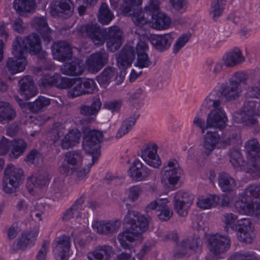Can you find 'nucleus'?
<instances>
[{"label":"nucleus","mask_w":260,"mask_h":260,"mask_svg":"<svg viewBox=\"0 0 260 260\" xmlns=\"http://www.w3.org/2000/svg\"><path fill=\"white\" fill-rule=\"evenodd\" d=\"M149 218L135 211H128L124 217V221L130 226L127 231L119 234L117 239L121 246L129 252H123L116 256L117 260H135L133 253L135 250L126 243L132 242L143 233L145 232L149 226Z\"/></svg>","instance_id":"f257e3e1"},{"label":"nucleus","mask_w":260,"mask_h":260,"mask_svg":"<svg viewBox=\"0 0 260 260\" xmlns=\"http://www.w3.org/2000/svg\"><path fill=\"white\" fill-rule=\"evenodd\" d=\"M40 86L46 89L54 87L60 89H69L68 95L72 98L98 91L95 82H41Z\"/></svg>","instance_id":"f03ea898"},{"label":"nucleus","mask_w":260,"mask_h":260,"mask_svg":"<svg viewBox=\"0 0 260 260\" xmlns=\"http://www.w3.org/2000/svg\"><path fill=\"white\" fill-rule=\"evenodd\" d=\"M220 101L206 99L205 106L208 109L213 108L207 118L206 128H215L219 129L225 127L228 118L224 111L220 107Z\"/></svg>","instance_id":"7ed1b4c3"},{"label":"nucleus","mask_w":260,"mask_h":260,"mask_svg":"<svg viewBox=\"0 0 260 260\" xmlns=\"http://www.w3.org/2000/svg\"><path fill=\"white\" fill-rule=\"evenodd\" d=\"M124 2L123 12L126 16L132 15V20L138 27L136 33L142 36L146 35L147 31L145 28H142L148 22V19L145 16V12L142 9L137 8L134 10L133 13H132L134 7L141 5L142 0H124Z\"/></svg>","instance_id":"20e7f679"},{"label":"nucleus","mask_w":260,"mask_h":260,"mask_svg":"<svg viewBox=\"0 0 260 260\" xmlns=\"http://www.w3.org/2000/svg\"><path fill=\"white\" fill-rule=\"evenodd\" d=\"M237 134H234L225 139H221L219 135L216 132L208 131L203 136V141L202 146V153L204 156H208L211 154L213 151L216 148V145L220 142L224 146L234 144L238 138Z\"/></svg>","instance_id":"39448f33"},{"label":"nucleus","mask_w":260,"mask_h":260,"mask_svg":"<svg viewBox=\"0 0 260 260\" xmlns=\"http://www.w3.org/2000/svg\"><path fill=\"white\" fill-rule=\"evenodd\" d=\"M103 140L102 133L95 129L90 131L84 138L83 148L89 154L93 162H96L101 154L99 144Z\"/></svg>","instance_id":"423d86ee"},{"label":"nucleus","mask_w":260,"mask_h":260,"mask_svg":"<svg viewBox=\"0 0 260 260\" xmlns=\"http://www.w3.org/2000/svg\"><path fill=\"white\" fill-rule=\"evenodd\" d=\"M23 170L13 165H8L5 171L3 179V189L7 193H11L17 188L22 179Z\"/></svg>","instance_id":"0eeeda50"},{"label":"nucleus","mask_w":260,"mask_h":260,"mask_svg":"<svg viewBox=\"0 0 260 260\" xmlns=\"http://www.w3.org/2000/svg\"><path fill=\"white\" fill-rule=\"evenodd\" d=\"M82 161L83 156L80 152L76 150L68 151L64 154L58 171L65 175L73 174L77 169L81 167Z\"/></svg>","instance_id":"6e6552de"},{"label":"nucleus","mask_w":260,"mask_h":260,"mask_svg":"<svg viewBox=\"0 0 260 260\" xmlns=\"http://www.w3.org/2000/svg\"><path fill=\"white\" fill-rule=\"evenodd\" d=\"M74 12L72 0H58L52 2L49 9L50 15L54 18L67 19Z\"/></svg>","instance_id":"1a4fd4ad"},{"label":"nucleus","mask_w":260,"mask_h":260,"mask_svg":"<svg viewBox=\"0 0 260 260\" xmlns=\"http://www.w3.org/2000/svg\"><path fill=\"white\" fill-rule=\"evenodd\" d=\"M193 196L182 190L178 191L174 197L173 205L175 211L179 216H186L192 204Z\"/></svg>","instance_id":"9d476101"},{"label":"nucleus","mask_w":260,"mask_h":260,"mask_svg":"<svg viewBox=\"0 0 260 260\" xmlns=\"http://www.w3.org/2000/svg\"><path fill=\"white\" fill-rule=\"evenodd\" d=\"M167 199H156L147 205L145 211L149 213L151 211H160L158 217L161 221L168 220L173 215L172 210L167 205Z\"/></svg>","instance_id":"9b49d317"},{"label":"nucleus","mask_w":260,"mask_h":260,"mask_svg":"<svg viewBox=\"0 0 260 260\" xmlns=\"http://www.w3.org/2000/svg\"><path fill=\"white\" fill-rule=\"evenodd\" d=\"M235 208L241 213L256 216L260 214V198H254L251 201L241 199L235 203Z\"/></svg>","instance_id":"f8f14e48"},{"label":"nucleus","mask_w":260,"mask_h":260,"mask_svg":"<svg viewBox=\"0 0 260 260\" xmlns=\"http://www.w3.org/2000/svg\"><path fill=\"white\" fill-rule=\"evenodd\" d=\"M208 248L215 255H218L228 250L230 247V240L226 237L219 234L208 237Z\"/></svg>","instance_id":"ddd939ff"},{"label":"nucleus","mask_w":260,"mask_h":260,"mask_svg":"<svg viewBox=\"0 0 260 260\" xmlns=\"http://www.w3.org/2000/svg\"><path fill=\"white\" fill-rule=\"evenodd\" d=\"M121 225V220L117 218L109 220L96 221L92 223V228L94 231L105 236L116 233Z\"/></svg>","instance_id":"4468645a"},{"label":"nucleus","mask_w":260,"mask_h":260,"mask_svg":"<svg viewBox=\"0 0 260 260\" xmlns=\"http://www.w3.org/2000/svg\"><path fill=\"white\" fill-rule=\"evenodd\" d=\"M82 30L95 45L100 46L105 43L106 30L102 29L97 24H88L82 26Z\"/></svg>","instance_id":"2eb2a0df"},{"label":"nucleus","mask_w":260,"mask_h":260,"mask_svg":"<svg viewBox=\"0 0 260 260\" xmlns=\"http://www.w3.org/2000/svg\"><path fill=\"white\" fill-rule=\"evenodd\" d=\"M181 174V170L176 160L168 161L161 172L164 180H167L171 184H176L179 180Z\"/></svg>","instance_id":"dca6fc26"},{"label":"nucleus","mask_w":260,"mask_h":260,"mask_svg":"<svg viewBox=\"0 0 260 260\" xmlns=\"http://www.w3.org/2000/svg\"><path fill=\"white\" fill-rule=\"evenodd\" d=\"M250 105H245L243 110L240 113H236L235 119L237 122L244 123L251 126L256 124L257 122V117L255 111V105L253 102L249 101Z\"/></svg>","instance_id":"f3484780"},{"label":"nucleus","mask_w":260,"mask_h":260,"mask_svg":"<svg viewBox=\"0 0 260 260\" xmlns=\"http://www.w3.org/2000/svg\"><path fill=\"white\" fill-rule=\"evenodd\" d=\"M157 145L154 143H150L142 149L141 157L149 166L158 168L161 164V160L157 154Z\"/></svg>","instance_id":"a211bd4d"},{"label":"nucleus","mask_w":260,"mask_h":260,"mask_svg":"<svg viewBox=\"0 0 260 260\" xmlns=\"http://www.w3.org/2000/svg\"><path fill=\"white\" fill-rule=\"evenodd\" d=\"M151 174V171L144 165L139 159H135L132 163L128 174L133 180L140 182L146 180Z\"/></svg>","instance_id":"6ab92c4d"},{"label":"nucleus","mask_w":260,"mask_h":260,"mask_svg":"<svg viewBox=\"0 0 260 260\" xmlns=\"http://www.w3.org/2000/svg\"><path fill=\"white\" fill-rule=\"evenodd\" d=\"M108 54L104 49L92 54L86 62L88 69L93 73L100 70L108 62Z\"/></svg>","instance_id":"aec40b11"},{"label":"nucleus","mask_w":260,"mask_h":260,"mask_svg":"<svg viewBox=\"0 0 260 260\" xmlns=\"http://www.w3.org/2000/svg\"><path fill=\"white\" fill-rule=\"evenodd\" d=\"M106 36H108L107 46L111 52H114L121 47L123 42L122 32L118 26L108 28Z\"/></svg>","instance_id":"412c9836"},{"label":"nucleus","mask_w":260,"mask_h":260,"mask_svg":"<svg viewBox=\"0 0 260 260\" xmlns=\"http://www.w3.org/2000/svg\"><path fill=\"white\" fill-rule=\"evenodd\" d=\"M54 251L56 254L57 260H67L71 247V239L69 236L62 235L55 241Z\"/></svg>","instance_id":"4be33fe9"},{"label":"nucleus","mask_w":260,"mask_h":260,"mask_svg":"<svg viewBox=\"0 0 260 260\" xmlns=\"http://www.w3.org/2000/svg\"><path fill=\"white\" fill-rule=\"evenodd\" d=\"M174 40L171 33L162 35H155L150 37V41L155 49L159 52L168 50L171 46Z\"/></svg>","instance_id":"5701e85b"},{"label":"nucleus","mask_w":260,"mask_h":260,"mask_svg":"<svg viewBox=\"0 0 260 260\" xmlns=\"http://www.w3.org/2000/svg\"><path fill=\"white\" fill-rule=\"evenodd\" d=\"M39 232V228L35 227L29 232L23 233L17 241V249L24 250L28 247L32 246L37 240Z\"/></svg>","instance_id":"b1692460"},{"label":"nucleus","mask_w":260,"mask_h":260,"mask_svg":"<svg viewBox=\"0 0 260 260\" xmlns=\"http://www.w3.org/2000/svg\"><path fill=\"white\" fill-rule=\"evenodd\" d=\"M22 44L31 54L36 55L42 50L41 40L39 36L32 33L22 40Z\"/></svg>","instance_id":"393cba45"},{"label":"nucleus","mask_w":260,"mask_h":260,"mask_svg":"<svg viewBox=\"0 0 260 260\" xmlns=\"http://www.w3.org/2000/svg\"><path fill=\"white\" fill-rule=\"evenodd\" d=\"M237 231L239 235L238 236L240 241L245 243H250L251 241V222L248 218H242L238 220Z\"/></svg>","instance_id":"a878e982"},{"label":"nucleus","mask_w":260,"mask_h":260,"mask_svg":"<svg viewBox=\"0 0 260 260\" xmlns=\"http://www.w3.org/2000/svg\"><path fill=\"white\" fill-rule=\"evenodd\" d=\"M53 52L54 57L60 61L70 59L72 52L69 45L64 41H59L54 44Z\"/></svg>","instance_id":"bb28decb"},{"label":"nucleus","mask_w":260,"mask_h":260,"mask_svg":"<svg viewBox=\"0 0 260 260\" xmlns=\"http://www.w3.org/2000/svg\"><path fill=\"white\" fill-rule=\"evenodd\" d=\"M140 115V114L137 110H134L131 116L126 118L122 121L117 132L116 138L117 139L121 138L130 132L135 125Z\"/></svg>","instance_id":"cd10ccee"},{"label":"nucleus","mask_w":260,"mask_h":260,"mask_svg":"<svg viewBox=\"0 0 260 260\" xmlns=\"http://www.w3.org/2000/svg\"><path fill=\"white\" fill-rule=\"evenodd\" d=\"M222 59L224 64L228 67H233L241 64L245 60V57L242 55L241 51L238 48H235L225 53Z\"/></svg>","instance_id":"c85d7f7f"},{"label":"nucleus","mask_w":260,"mask_h":260,"mask_svg":"<svg viewBox=\"0 0 260 260\" xmlns=\"http://www.w3.org/2000/svg\"><path fill=\"white\" fill-rule=\"evenodd\" d=\"M135 57V50L132 47H127L122 49L117 58L118 66L121 69H125L132 63Z\"/></svg>","instance_id":"c756f323"},{"label":"nucleus","mask_w":260,"mask_h":260,"mask_svg":"<svg viewBox=\"0 0 260 260\" xmlns=\"http://www.w3.org/2000/svg\"><path fill=\"white\" fill-rule=\"evenodd\" d=\"M241 91L240 82H226L222 84L220 92L227 100L232 101L238 97Z\"/></svg>","instance_id":"7c9ffc66"},{"label":"nucleus","mask_w":260,"mask_h":260,"mask_svg":"<svg viewBox=\"0 0 260 260\" xmlns=\"http://www.w3.org/2000/svg\"><path fill=\"white\" fill-rule=\"evenodd\" d=\"M81 133L77 129H72L65 135L61 140L60 146L63 149H69L79 143Z\"/></svg>","instance_id":"2f4dec72"},{"label":"nucleus","mask_w":260,"mask_h":260,"mask_svg":"<svg viewBox=\"0 0 260 260\" xmlns=\"http://www.w3.org/2000/svg\"><path fill=\"white\" fill-rule=\"evenodd\" d=\"M32 27L42 36L44 41L49 43L51 41L50 36L51 30L48 26L46 19L43 17H38L34 19Z\"/></svg>","instance_id":"473e14b6"},{"label":"nucleus","mask_w":260,"mask_h":260,"mask_svg":"<svg viewBox=\"0 0 260 260\" xmlns=\"http://www.w3.org/2000/svg\"><path fill=\"white\" fill-rule=\"evenodd\" d=\"M27 64L26 58L9 57L6 61V66L8 71L15 74L23 71Z\"/></svg>","instance_id":"72a5a7b5"},{"label":"nucleus","mask_w":260,"mask_h":260,"mask_svg":"<svg viewBox=\"0 0 260 260\" xmlns=\"http://www.w3.org/2000/svg\"><path fill=\"white\" fill-rule=\"evenodd\" d=\"M13 6L17 13L21 16L34 12L36 8L35 0H14Z\"/></svg>","instance_id":"f704fd0d"},{"label":"nucleus","mask_w":260,"mask_h":260,"mask_svg":"<svg viewBox=\"0 0 260 260\" xmlns=\"http://www.w3.org/2000/svg\"><path fill=\"white\" fill-rule=\"evenodd\" d=\"M151 26L156 29H164L167 28L171 24L170 18L165 14L157 13L151 14Z\"/></svg>","instance_id":"c9c22d12"},{"label":"nucleus","mask_w":260,"mask_h":260,"mask_svg":"<svg viewBox=\"0 0 260 260\" xmlns=\"http://www.w3.org/2000/svg\"><path fill=\"white\" fill-rule=\"evenodd\" d=\"M102 104L98 98H93L90 105H81L79 108L80 113L85 116H95L100 111Z\"/></svg>","instance_id":"e433bc0d"},{"label":"nucleus","mask_w":260,"mask_h":260,"mask_svg":"<svg viewBox=\"0 0 260 260\" xmlns=\"http://www.w3.org/2000/svg\"><path fill=\"white\" fill-rule=\"evenodd\" d=\"M218 185L223 191L230 192L236 186V182L234 178L225 172L219 173L218 176Z\"/></svg>","instance_id":"4c0bfd02"},{"label":"nucleus","mask_w":260,"mask_h":260,"mask_svg":"<svg viewBox=\"0 0 260 260\" xmlns=\"http://www.w3.org/2000/svg\"><path fill=\"white\" fill-rule=\"evenodd\" d=\"M245 149L248 160H257L260 159V146L256 139L248 141L245 144Z\"/></svg>","instance_id":"58836bf2"},{"label":"nucleus","mask_w":260,"mask_h":260,"mask_svg":"<svg viewBox=\"0 0 260 260\" xmlns=\"http://www.w3.org/2000/svg\"><path fill=\"white\" fill-rule=\"evenodd\" d=\"M19 92L26 100L35 96L38 93V89L34 82H19Z\"/></svg>","instance_id":"ea45409f"},{"label":"nucleus","mask_w":260,"mask_h":260,"mask_svg":"<svg viewBox=\"0 0 260 260\" xmlns=\"http://www.w3.org/2000/svg\"><path fill=\"white\" fill-rule=\"evenodd\" d=\"M84 202V197H80L77 199L73 205L64 212L62 217V219L64 221H68L73 218L75 215L77 217L79 216L80 211L82 209Z\"/></svg>","instance_id":"a19ab883"},{"label":"nucleus","mask_w":260,"mask_h":260,"mask_svg":"<svg viewBox=\"0 0 260 260\" xmlns=\"http://www.w3.org/2000/svg\"><path fill=\"white\" fill-rule=\"evenodd\" d=\"M12 148L9 154L11 158L16 159L25 151L27 146L26 143L22 139L15 140L12 141Z\"/></svg>","instance_id":"79ce46f5"},{"label":"nucleus","mask_w":260,"mask_h":260,"mask_svg":"<svg viewBox=\"0 0 260 260\" xmlns=\"http://www.w3.org/2000/svg\"><path fill=\"white\" fill-rule=\"evenodd\" d=\"M49 180L47 173H36L28 179L27 185L32 184L36 188H42L46 186Z\"/></svg>","instance_id":"37998d69"},{"label":"nucleus","mask_w":260,"mask_h":260,"mask_svg":"<svg viewBox=\"0 0 260 260\" xmlns=\"http://www.w3.org/2000/svg\"><path fill=\"white\" fill-rule=\"evenodd\" d=\"M113 253L112 247L109 245H103L98 247L92 255L94 260H109Z\"/></svg>","instance_id":"c03bdc74"},{"label":"nucleus","mask_w":260,"mask_h":260,"mask_svg":"<svg viewBox=\"0 0 260 260\" xmlns=\"http://www.w3.org/2000/svg\"><path fill=\"white\" fill-rule=\"evenodd\" d=\"M22 41V38L17 36L12 44V53L15 57L26 58L25 55L28 51Z\"/></svg>","instance_id":"a18cd8bd"},{"label":"nucleus","mask_w":260,"mask_h":260,"mask_svg":"<svg viewBox=\"0 0 260 260\" xmlns=\"http://www.w3.org/2000/svg\"><path fill=\"white\" fill-rule=\"evenodd\" d=\"M219 202V198L218 196L211 194L208 197L199 198L197 205L200 208L207 209L215 207Z\"/></svg>","instance_id":"49530a36"},{"label":"nucleus","mask_w":260,"mask_h":260,"mask_svg":"<svg viewBox=\"0 0 260 260\" xmlns=\"http://www.w3.org/2000/svg\"><path fill=\"white\" fill-rule=\"evenodd\" d=\"M61 69L64 74L76 76L82 74L83 66L79 62H73L66 63Z\"/></svg>","instance_id":"de8ad7c7"},{"label":"nucleus","mask_w":260,"mask_h":260,"mask_svg":"<svg viewBox=\"0 0 260 260\" xmlns=\"http://www.w3.org/2000/svg\"><path fill=\"white\" fill-rule=\"evenodd\" d=\"M181 243L187 248V251L190 249L197 252L201 250L202 242L198 235L188 237L183 240Z\"/></svg>","instance_id":"09e8293b"},{"label":"nucleus","mask_w":260,"mask_h":260,"mask_svg":"<svg viewBox=\"0 0 260 260\" xmlns=\"http://www.w3.org/2000/svg\"><path fill=\"white\" fill-rule=\"evenodd\" d=\"M226 0H213L211 3L210 14L214 20H216L222 13Z\"/></svg>","instance_id":"8fccbe9b"},{"label":"nucleus","mask_w":260,"mask_h":260,"mask_svg":"<svg viewBox=\"0 0 260 260\" xmlns=\"http://www.w3.org/2000/svg\"><path fill=\"white\" fill-rule=\"evenodd\" d=\"M50 104V100L49 99L44 96H39L34 102L28 104L29 110L33 113H39L46 107Z\"/></svg>","instance_id":"3c124183"},{"label":"nucleus","mask_w":260,"mask_h":260,"mask_svg":"<svg viewBox=\"0 0 260 260\" xmlns=\"http://www.w3.org/2000/svg\"><path fill=\"white\" fill-rule=\"evenodd\" d=\"M15 115V111L8 103L0 102V121L12 120Z\"/></svg>","instance_id":"603ef678"},{"label":"nucleus","mask_w":260,"mask_h":260,"mask_svg":"<svg viewBox=\"0 0 260 260\" xmlns=\"http://www.w3.org/2000/svg\"><path fill=\"white\" fill-rule=\"evenodd\" d=\"M113 18L114 15L108 5L105 3H103L99 9V21L103 24H108Z\"/></svg>","instance_id":"864d4df0"},{"label":"nucleus","mask_w":260,"mask_h":260,"mask_svg":"<svg viewBox=\"0 0 260 260\" xmlns=\"http://www.w3.org/2000/svg\"><path fill=\"white\" fill-rule=\"evenodd\" d=\"M256 74L254 72L244 71H238L231 76L230 81H246L247 80L253 81L256 80Z\"/></svg>","instance_id":"5fc2aeb1"},{"label":"nucleus","mask_w":260,"mask_h":260,"mask_svg":"<svg viewBox=\"0 0 260 260\" xmlns=\"http://www.w3.org/2000/svg\"><path fill=\"white\" fill-rule=\"evenodd\" d=\"M223 221L225 224V230L228 232L230 229L233 231H236L237 222L238 221L237 216L233 213H226L223 214Z\"/></svg>","instance_id":"6e6d98bb"},{"label":"nucleus","mask_w":260,"mask_h":260,"mask_svg":"<svg viewBox=\"0 0 260 260\" xmlns=\"http://www.w3.org/2000/svg\"><path fill=\"white\" fill-rule=\"evenodd\" d=\"M254 198H260V185L253 184L249 185L243 192L241 199H246L251 201Z\"/></svg>","instance_id":"4d7b16f0"},{"label":"nucleus","mask_w":260,"mask_h":260,"mask_svg":"<svg viewBox=\"0 0 260 260\" xmlns=\"http://www.w3.org/2000/svg\"><path fill=\"white\" fill-rule=\"evenodd\" d=\"M255 161L248 160L246 165L243 166L245 172L254 178L260 177V166L255 162Z\"/></svg>","instance_id":"13d9d810"},{"label":"nucleus","mask_w":260,"mask_h":260,"mask_svg":"<svg viewBox=\"0 0 260 260\" xmlns=\"http://www.w3.org/2000/svg\"><path fill=\"white\" fill-rule=\"evenodd\" d=\"M34 204L27 198L19 199L16 205L17 211L24 214H27L33 208Z\"/></svg>","instance_id":"bf43d9fd"},{"label":"nucleus","mask_w":260,"mask_h":260,"mask_svg":"<svg viewBox=\"0 0 260 260\" xmlns=\"http://www.w3.org/2000/svg\"><path fill=\"white\" fill-rule=\"evenodd\" d=\"M230 162L235 168L239 166H244L245 162L243 160L241 153L238 149L231 151Z\"/></svg>","instance_id":"052dcab7"},{"label":"nucleus","mask_w":260,"mask_h":260,"mask_svg":"<svg viewBox=\"0 0 260 260\" xmlns=\"http://www.w3.org/2000/svg\"><path fill=\"white\" fill-rule=\"evenodd\" d=\"M45 211V205L44 203H36L34 205L33 208L31 209L28 213L31 218H36V220L41 221L42 220L41 215Z\"/></svg>","instance_id":"680f3d73"},{"label":"nucleus","mask_w":260,"mask_h":260,"mask_svg":"<svg viewBox=\"0 0 260 260\" xmlns=\"http://www.w3.org/2000/svg\"><path fill=\"white\" fill-rule=\"evenodd\" d=\"M190 37L189 34H183L180 36L176 40L173 46V52L174 54H177L179 50L185 46L188 41Z\"/></svg>","instance_id":"e2e57ef3"},{"label":"nucleus","mask_w":260,"mask_h":260,"mask_svg":"<svg viewBox=\"0 0 260 260\" xmlns=\"http://www.w3.org/2000/svg\"><path fill=\"white\" fill-rule=\"evenodd\" d=\"M228 260H258V259L253 252H246L236 253L231 256Z\"/></svg>","instance_id":"0e129e2a"},{"label":"nucleus","mask_w":260,"mask_h":260,"mask_svg":"<svg viewBox=\"0 0 260 260\" xmlns=\"http://www.w3.org/2000/svg\"><path fill=\"white\" fill-rule=\"evenodd\" d=\"M92 162L89 163L87 165V168H83L82 169H77L73 173H75V175L76 177V179L79 181H83L87 178V176L90 169L92 165L95 162H93V160L91 159Z\"/></svg>","instance_id":"69168bd1"},{"label":"nucleus","mask_w":260,"mask_h":260,"mask_svg":"<svg viewBox=\"0 0 260 260\" xmlns=\"http://www.w3.org/2000/svg\"><path fill=\"white\" fill-rule=\"evenodd\" d=\"M43 159L42 154L36 149L31 150L26 156L25 160L32 164H38Z\"/></svg>","instance_id":"338daca9"},{"label":"nucleus","mask_w":260,"mask_h":260,"mask_svg":"<svg viewBox=\"0 0 260 260\" xmlns=\"http://www.w3.org/2000/svg\"><path fill=\"white\" fill-rule=\"evenodd\" d=\"M114 69L112 67H107L101 74L97 76L98 81H108L114 76Z\"/></svg>","instance_id":"774afa93"}]
</instances>
